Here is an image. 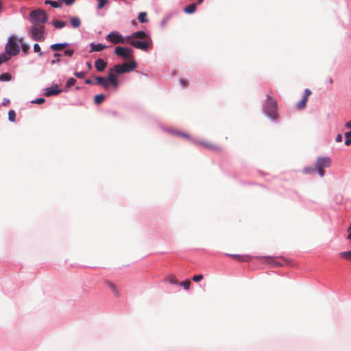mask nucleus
I'll use <instances>...</instances> for the list:
<instances>
[{
	"label": "nucleus",
	"mask_w": 351,
	"mask_h": 351,
	"mask_svg": "<svg viewBox=\"0 0 351 351\" xmlns=\"http://www.w3.org/2000/svg\"><path fill=\"white\" fill-rule=\"evenodd\" d=\"M95 84L103 86V87L106 89L108 88L109 84H111L108 80V77L105 78L104 77L97 76L95 77Z\"/></svg>",
	"instance_id": "9d476101"
},
{
	"label": "nucleus",
	"mask_w": 351,
	"mask_h": 351,
	"mask_svg": "<svg viewBox=\"0 0 351 351\" xmlns=\"http://www.w3.org/2000/svg\"><path fill=\"white\" fill-rule=\"evenodd\" d=\"M45 3L50 4L53 8H59L60 6V3L59 2L54 1L47 0Z\"/></svg>",
	"instance_id": "c85d7f7f"
},
{
	"label": "nucleus",
	"mask_w": 351,
	"mask_h": 351,
	"mask_svg": "<svg viewBox=\"0 0 351 351\" xmlns=\"http://www.w3.org/2000/svg\"><path fill=\"white\" fill-rule=\"evenodd\" d=\"M48 19L45 10L37 9L32 11L29 14V21L32 25L45 26Z\"/></svg>",
	"instance_id": "7ed1b4c3"
},
{
	"label": "nucleus",
	"mask_w": 351,
	"mask_h": 351,
	"mask_svg": "<svg viewBox=\"0 0 351 351\" xmlns=\"http://www.w3.org/2000/svg\"><path fill=\"white\" fill-rule=\"evenodd\" d=\"M339 256L346 260L351 261V251L342 252L339 254Z\"/></svg>",
	"instance_id": "5701e85b"
},
{
	"label": "nucleus",
	"mask_w": 351,
	"mask_h": 351,
	"mask_svg": "<svg viewBox=\"0 0 351 351\" xmlns=\"http://www.w3.org/2000/svg\"><path fill=\"white\" fill-rule=\"evenodd\" d=\"M87 66L89 69L92 68L91 64L90 62H87Z\"/></svg>",
	"instance_id": "8fccbe9b"
},
{
	"label": "nucleus",
	"mask_w": 351,
	"mask_h": 351,
	"mask_svg": "<svg viewBox=\"0 0 351 351\" xmlns=\"http://www.w3.org/2000/svg\"><path fill=\"white\" fill-rule=\"evenodd\" d=\"M261 258L265 259L266 262L268 263H274V258L271 257V256H264V257H261Z\"/></svg>",
	"instance_id": "58836bf2"
},
{
	"label": "nucleus",
	"mask_w": 351,
	"mask_h": 351,
	"mask_svg": "<svg viewBox=\"0 0 351 351\" xmlns=\"http://www.w3.org/2000/svg\"><path fill=\"white\" fill-rule=\"evenodd\" d=\"M304 171L307 173H311L314 172V169L313 168H305Z\"/></svg>",
	"instance_id": "37998d69"
},
{
	"label": "nucleus",
	"mask_w": 351,
	"mask_h": 351,
	"mask_svg": "<svg viewBox=\"0 0 351 351\" xmlns=\"http://www.w3.org/2000/svg\"><path fill=\"white\" fill-rule=\"evenodd\" d=\"M85 83L87 84H93V82L90 79H86Z\"/></svg>",
	"instance_id": "09e8293b"
},
{
	"label": "nucleus",
	"mask_w": 351,
	"mask_h": 351,
	"mask_svg": "<svg viewBox=\"0 0 351 351\" xmlns=\"http://www.w3.org/2000/svg\"><path fill=\"white\" fill-rule=\"evenodd\" d=\"M5 51L9 56H14L19 52V45L17 43V38L15 36H11L5 47Z\"/></svg>",
	"instance_id": "423d86ee"
},
{
	"label": "nucleus",
	"mask_w": 351,
	"mask_h": 351,
	"mask_svg": "<svg viewBox=\"0 0 351 351\" xmlns=\"http://www.w3.org/2000/svg\"><path fill=\"white\" fill-rule=\"evenodd\" d=\"M204 276L202 274L195 275L193 277V280L195 282H199L203 279Z\"/></svg>",
	"instance_id": "f704fd0d"
},
{
	"label": "nucleus",
	"mask_w": 351,
	"mask_h": 351,
	"mask_svg": "<svg viewBox=\"0 0 351 351\" xmlns=\"http://www.w3.org/2000/svg\"><path fill=\"white\" fill-rule=\"evenodd\" d=\"M22 40H23V39L21 38V39L19 40V42L21 43Z\"/></svg>",
	"instance_id": "864d4df0"
},
{
	"label": "nucleus",
	"mask_w": 351,
	"mask_h": 351,
	"mask_svg": "<svg viewBox=\"0 0 351 351\" xmlns=\"http://www.w3.org/2000/svg\"><path fill=\"white\" fill-rule=\"evenodd\" d=\"M8 119L11 122H14L16 120V112L14 110H10L8 112Z\"/></svg>",
	"instance_id": "bb28decb"
},
{
	"label": "nucleus",
	"mask_w": 351,
	"mask_h": 351,
	"mask_svg": "<svg viewBox=\"0 0 351 351\" xmlns=\"http://www.w3.org/2000/svg\"><path fill=\"white\" fill-rule=\"evenodd\" d=\"M329 82H330V84H332V83L333 82V80H332V78H330V80H329Z\"/></svg>",
	"instance_id": "603ef678"
},
{
	"label": "nucleus",
	"mask_w": 351,
	"mask_h": 351,
	"mask_svg": "<svg viewBox=\"0 0 351 351\" xmlns=\"http://www.w3.org/2000/svg\"><path fill=\"white\" fill-rule=\"evenodd\" d=\"M95 66L97 71L102 72L107 66V63L102 59L99 58L95 62Z\"/></svg>",
	"instance_id": "9b49d317"
},
{
	"label": "nucleus",
	"mask_w": 351,
	"mask_h": 351,
	"mask_svg": "<svg viewBox=\"0 0 351 351\" xmlns=\"http://www.w3.org/2000/svg\"><path fill=\"white\" fill-rule=\"evenodd\" d=\"M90 52H93V51H100L104 49H106L108 47L106 46V45H104L102 44H95V43H91L90 45Z\"/></svg>",
	"instance_id": "ddd939ff"
},
{
	"label": "nucleus",
	"mask_w": 351,
	"mask_h": 351,
	"mask_svg": "<svg viewBox=\"0 0 351 351\" xmlns=\"http://www.w3.org/2000/svg\"><path fill=\"white\" fill-rule=\"evenodd\" d=\"M76 82V80L73 77H70L66 82V86L71 87L73 86Z\"/></svg>",
	"instance_id": "7c9ffc66"
},
{
	"label": "nucleus",
	"mask_w": 351,
	"mask_h": 351,
	"mask_svg": "<svg viewBox=\"0 0 351 351\" xmlns=\"http://www.w3.org/2000/svg\"><path fill=\"white\" fill-rule=\"evenodd\" d=\"M277 109L278 106L276 100L271 96L267 95V101L264 107L266 114L273 119H276L278 117Z\"/></svg>",
	"instance_id": "20e7f679"
},
{
	"label": "nucleus",
	"mask_w": 351,
	"mask_h": 351,
	"mask_svg": "<svg viewBox=\"0 0 351 351\" xmlns=\"http://www.w3.org/2000/svg\"><path fill=\"white\" fill-rule=\"evenodd\" d=\"M61 90L58 89H54L53 88H47L45 92V95L47 97H50L52 95H57L60 93Z\"/></svg>",
	"instance_id": "2eb2a0df"
},
{
	"label": "nucleus",
	"mask_w": 351,
	"mask_h": 351,
	"mask_svg": "<svg viewBox=\"0 0 351 351\" xmlns=\"http://www.w3.org/2000/svg\"><path fill=\"white\" fill-rule=\"evenodd\" d=\"M11 75L8 73H5L1 75H0V81L1 82H5L9 81L11 80Z\"/></svg>",
	"instance_id": "393cba45"
},
{
	"label": "nucleus",
	"mask_w": 351,
	"mask_h": 351,
	"mask_svg": "<svg viewBox=\"0 0 351 351\" xmlns=\"http://www.w3.org/2000/svg\"><path fill=\"white\" fill-rule=\"evenodd\" d=\"M345 126L348 128H351V121L347 122L345 125Z\"/></svg>",
	"instance_id": "49530a36"
},
{
	"label": "nucleus",
	"mask_w": 351,
	"mask_h": 351,
	"mask_svg": "<svg viewBox=\"0 0 351 351\" xmlns=\"http://www.w3.org/2000/svg\"><path fill=\"white\" fill-rule=\"evenodd\" d=\"M106 98V96L104 94H99L95 96L94 101L96 104H100L102 103Z\"/></svg>",
	"instance_id": "a211bd4d"
},
{
	"label": "nucleus",
	"mask_w": 351,
	"mask_h": 351,
	"mask_svg": "<svg viewBox=\"0 0 351 351\" xmlns=\"http://www.w3.org/2000/svg\"><path fill=\"white\" fill-rule=\"evenodd\" d=\"M53 25L56 28L60 29V28L65 27L66 22L63 21H60V20H54L53 21Z\"/></svg>",
	"instance_id": "412c9836"
},
{
	"label": "nucleus",
	"mask_w": 351,
	"mask_h": 351,
	"mask_svg": "<svg viewBox=\"0 0 351 351\" xmlns=\"http://www.w3.org/2000/svg\"><path fill=\"white\" fill-rule=\"evenodd\" d=\"M60 55L59 53H54L53 56H54V57H56V58H57V60H51V64H55V63L59 62L60 61Z\"/></svg>",
	"instance_id": "e433bc0d"
},
{
	"label": "nucleus",
	"mask_w": 351,
	"mask_h": 351,
	"mask_svg": "<svg viewBox=\"0 0 351 351\" xmlns=\"http://www.w3.org/2000/svg\"><path fill=\"white\" fill-rule=\"evenodd\" d=\"M73 53H74V51L73 49H66L64 52L65 56H67L69 57L72 56Z\"/></svg>",
	"instance_id": "4c0bfd02"
},
{
	"label": "nucleus",
	"mask_w": 351,
	"mask_h": 351,
	"mask_svg": "<svg viewBox=\"0 0 351 351\" xmlns=\"http://www.w3.org/2000/svg\"><path fill=\"white\" fill-rule=\"evenodd\" d=\"M34 52L38 53L39 56H43V52L41 51L40 47L38 43L34 44Z\"/></svg>",
	"instance_id": "c756f323"
},
{
	"label": "nucleus",
	"mask_w": 351,
	"mask_h": 351,
	"mask_svg": "<svg viewBox=\"0 0 351 351\" xmlns=\"http://www.w3.org/2000/svg\"><path fill=\"white\" fill-rule=\"evenodd\" d=\"M138 19L141 23H147L148 22V19L147 18L146 12H140L138 16Z\"/></svg>",
	"instance_id": "4be33fe9"
},
{
	"label": "nucleus",
	"mask_w": 351,
	"mask_h": 351,
	"mask_svg": "<svg viewBox=\"0 0 351 351\" xmlns=\"http://www.w3.org/2000/svg\"><path fill=\"white\" fill-rule=\"evenodd\" d=\"M106 285L108 287V288L111 290V291L116 297L120 296V291H119L117 286L114 283L110 280H108L106 282Z\"/></svg>",
	"instance_id": "f8f14e48"
},
{
	"label": "nucleus",
	"mask_w": 351,
	"mask_h": 351,
	"mask_svg": "<svg viewBox=\"0 0 351 351\" xmlns=\"http://www.w3.org/2000/svg\"><path fill=\"white\" fill-rule=\"evenodd\" d=\"M29 36L36 41H43L45 39V27L41 25H34L29 28Z\"/></svg>",
	"instance_id": "39448f33"
},
{
	"label": "nucleus",
	"mask_w": 351,
	"mask_h": 351,
	"mask_svg": "<svg viewBox=\"0 0 351 351\" xmlns=\"http://www.w3.org/2000/svg\"><path fill=\"white\" fill-rule=\"evenodd\" d=\"M180 285L183 286L184 289L188 290L191 285V281L189 280H186L185 281L181 282Z\"/></svg>",
	"instance_id": "2f4dec72"
},
{
	"label": "nucleus",
	"mask_w": 351,
	"mask_h": 351,
	"mask_svg": "<svg viewBox=\"0 0 351 351\" xmlns=\"http://www.w3.org/2000/svg\"><path fill=\"white\" fill-rule=\"evenodd\" d=\"M232 256L234 258L238 260L239 261H241V262H246V261H249L250 260L249 256L232 255Z\"/></svg>",
	"instance_id": "aec40b11"
},
{
	"label": "nucleus",
	"mask_w": 351,
	"mask_h": 351,
	"mask_svg": "<svg viewBox=\"0 0 351 351\" xmlns=\"http://www.w3.org/2000/svg\"><path fill=\"white\" fill-rule=\"evenodd\" d=\"M136 67V62L135 60H132L130 62H125L123 64H116L109 71L108 80L111 84L117 88L119 86V82L117 80V75L128 73L134 69Z\"/></svg>",
	"instance_id": "f03ea898"
},
{
	"label": "nucleus",
	"mask_w": 351,
	"mask_h": 351,
	"mask_svg": "<svg viewBox=\"0 0 351 351\" xmlns=\"http://www.w3.org/2000/svg\"><path fill=\"white\" fill-rule=\"evenodd\" d=\"M45 101V99L43 97L36 99V100L32 101V102L36 104H42Z\"/></svg>",
	"instance_id": "c9c22d12"
},
{
	"label": "nucleus",
	"mask_w": 351,
	"mask_h": 351,
	"mask_svg": "<svg viewBox=\"0 0 351 351\" xmlns=\"http://www.w3.org/2000/svg\"><path fill=\"white\" fill-rule=\"evenodd\" d=\"M345 145L349 146L351 145V131L345 133Z\"/></svg>",
	"instance_id": "a878e982"
},
{
	"label": "nucleus",
	"mask_w": 351,
	"mask_h": 351,
	"mask_svg": "<svg viewBox=\"0 0 351 351\" xmlns=\"http://www.w3.org/2000/svg\"><path fill=\"white\" fill-rule=\"evenodd\" d=\"M330 165L331 159L329 157H319L315 163L316 169L321 177H323L325 174L324 168H328Z\"/></svg>",
	"instance_id": "0eeeda50"
},
{
	"label": "nucleus",
	"mask_w": 351,
	"mask_h": 351,
	"mask_svg": "<svg viewBox=\"0 0 351 351\" xmlns=\"http://www.w3.org/2000/svg\"><path fill=\"white\" fill-rule=\"evenodd\" d=\"M75 76H76L78 78H84L85 76V73L84 72H75L74 73Z\"/></svg>",
	"instance_id": "ea45409f"
},
{
	"label": "nucleus",
	"mask_w": 351,
	"mask_h": 351,
	"mask_svg": "<svg viewBox=\"0 0 351 351\" xmlns=\"http://www.w3.org/2000/svg\"><path fill=\"white\" fill-rule=\"evenodd\" d=\"M97 1L99 2V3H98L99 9L103 8L105 6V5L108 3V0H97Z\"/></svg>",
	"instance_id": "473e14b6"
},
{
	"label": "nucleus",
	"mask_w": 351,
	"mask_h": 351,
	"mask_svg": "<svg viewBox=\"0 0 351 351\" xmlns=\"http://www.w3.org/2000/svg\"><path fill=\"white\" fill-rule=\"evenodd\" d=\"M336 142L339 143L342 141V136L341 134H339L335 138Z\"/></svg>",
	"instance_id": "c03bdc74"
},
{
	"label": "nucleus",
	"mask_w": 351,
	"mask_h": 351,
	"mask_svg": "<svg viewBox=\"0 0 351 351\" xmlns=\"http://www.w3.org/2000/svg\"><path fill=\"white\" fill-rule=\"evenodd\" d=\"M10 56H9L8 54L2 53L0 54V65L8 61L10 59Z\"/></svg>",
	"instance_id": "cd10ccee"
},
{
	"label": "nucleus",
	"mask_w": 351,
	"mask_h": 351,
	"mask_svg": "<svg viewBox=\"0 0 351 351\" xmlns=\"http://www.w3.org/2000/svg\"><path fill=\"white\" fill-rule=\"evenodd\" d=\"M115 53L125 59L131 58L133 54V50L128 47L118 46L115 48Z\"/></svg>",
	"instance_id": "1a4fd4ad"
},
{
	"label": "nucleus",
	"mask_w": 351,
	"mask_h": 351,
	"mask_svg": "<svg viewBox=\"0 0 351 351\" xmlns=\"http://www.w3.org/2000/svg\"><path fill=\"white\" fill-rule=\"evenodd\" d=\"M177 136L182 137V138H183L186 140L190 141H192L189 134L186 132L177 131Z\"/></svg>",
	"instance_id": "b1692460"
},
{
	"label": "nucleus",
	"mask_w": 351,
	"mask_h": 351,
	"mask_svg": "<svg viewBox=\"0 0 351 351\" xmlns=\"http://www.w3.org/2000/svg\"><path fill=\"white\" fill-rule=\"evenodd\" d=\"M195 144L201 146L202 147H204L207 149L215 151V152H219L221 151V147L219 145L210 142L206 140H197L195 142Z\"/></svg>",
	"instance_id": "6e6552de"
},
{
	"label": "nucleus",
	"mask_w": 351,
	"mask_h": 351,
	"mask_svg": "<svg viewBox=\"0 0 351 351\" xmlns=\"http://www.w3.org/2000/svg\"><path fill=\"white\" fill-rule=\"evenodd\" d=\"M307 101L308 99H306L304 97H302V100L296 104V108L298 110L304 109L306 106Z\"/></svg>",
	"instance_id": "6ab92c4d"
},
{
	"label": "nucleus",
	"mask_w": 351,
	"mask_h": 351,
	"mask_svg": "<svg viewBox=\"0 0 351 351\" xmlns=\"http://www.w3.org/2000/svg\"><path fill=\"white\" fill-rule=\"evenodd\" d=\"M69 46V43H56L50 46V48L53 51H61Z\"/></svg>",
	"instance_id": "4468645a"
},
{
	"label": "nucleus",
	"mask_w": 351,
	"mask_h": 351,
	"mask_svg": "<svg viewBox=\"0 0 351 351\" xmlns=\"http://www.w3.org/2000/svg\"><path fill=\"white\" fill-rule=\"evenodd\" d=\"M180 84L183 86V87H185L188 85L189 82L187 80H184V79H180Z\"/></svg>",
	"instance_id": "79ce46f5"
},
{
	"label": "nucleus",
	"mask_w": 351,
	"mask_h": 351,
	"mask_svg": "<svg viewBox=\"0 0 351 351\" xmlns=\"http://www.w3.org/2000/svg\"><path fill=\"white\" fill-rule=\"evenodd\" d=\"M202 1H203V0H197V4H200L202 3Z\"/></svg>",
	"instance_id": "3c124183"
},
{
	"label": "nucleus",
	"mask_w": 351,
	"mask_h": 351,
	"mask_svg": "<svg viewBox=\"0 0 351 351\" xmlns=\"http://www.w3.org/2000/svg\"><path fill=\"white\" fill-rule=\"evenodd\" d=\"M195 10H196V3H192V4H190L189 5H188L187 7H186L184 9V11L185 13H187V14H193L195 12Z\"/></svg>",
	"instance_id": "f3484780"
},
{
	"label": "nucleus",
	"mask_w": 351,
	"mask_h": 351,
	"mask_svg": "<svg viewBox=\"0 0 351 351\" xmlns=\"http://www.w3.org/2000/svg\"><path fill=\"white\" fill-rule=\"evenodd\" d=\"M169 282L171 283V284H174L176 282L175 280H174V278L172 276L171 278H169Z\"/></svg>",
	"instance_id": "de8ad7c7"
},
{
	"label": "nucleus",
	"mask_w": 351,
	"mask_h": 351,
	"mask_svg": "<svg viewBox=\"0 0 351 351\" xmlns=\"http://www.w3.org/2000/svg\"><path fill=\"white\" fill-rule=\"evenodd\" d=\"M311 95V91L308 89V88H306L305 89V93L303 96V97L306 98V99H308V97Z\"/></svg>",
	"instance_id": "a19ab883"
},
{
	"label": "nucleus",
	"mask_w": 351,
	"mask_h": 351,
	"mask_svg": "<svg viewBox=\"0 0 351 351\" xmlns=\"http://www.w3.org/2000/svg\"><path fill=\"white\" fill-rule=\"evenodd\" d=\"M66 5H71L74 3L75 0H62Z\"/></svg>",
	"instance_id": "a18cd8bd"
},
{
	"label": "nucleus",
	"mask_w": 351,
	"mask_h": 351,
	"mask_svg": "<svg viewBox=\"0 0 351 351\" xmlns=\"http://www.w3.org/2000/svg\"><path fill=\"white\" fill-rule=\"evenodd\" d=\"M21 49L23 52H24L25 53H27L29 49V46L25 43H23L21 45Z\"/></svg>",
	"instance_id": "72a5a7b5"
},
{
	"label": "nucleus",
	"mask_w": 351,
	"mask_h": 351,
	"mask_svg": "<svg viewBox=\"0 0 351 351\" xmlns=\"http://www.w3.org/2000/svg\"><path fill=\"white\" fill-rule=\"evenodd\" d=\"M106 39L113 44L127 43L144 51H147L152 45L150 36L143 31L134 32L126 38L119 32L113 31L106 36Z\"/></svg>",
	"instance_id": "f257e3e1"
},
{
	"label": "nucleus",
	"mask_w": 351,
	"mask_h": 351,
	"mask_svg": "<svg viewBox=\"0 0 351 351\" xmlns=\"http://www.w3.org/2000/svg\"><path fill=\"white\" fill-rule=\"evenodd\" d=\"M70 22L71 25L75 28L79 27L81 25V21L78 17H71Z\"/></svg>",
	"instance_id": "dca6fc26"
}]
</instances>
